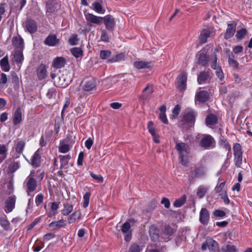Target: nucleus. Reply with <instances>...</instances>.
Returning <instances> with one entry per match:
<instances>
[{"label":"nucleus","mask_w":252,"mask_h":252,"mask_svg":"<svg viewBox=\"0 0 252 252\" xmlns=\"http://www.w3.org/2000/svg\"><path fill=\"white\" fill-rule=\"evenodd\" d=\"M25 144V142L24 141L21 140L18 141L15 148L16 152H17L19 154L22 153L24 151Z\"/></svg>","instance_id":"79ce46f5"},{"label":"nucleus","mask_w":252,"mask_h":252,"mask_svg":"<svg viewBox=\"0 0 252 252\" xmlns=\"http://www.w3.org/2000/svg\"><path fill=\"white\" fill-rule=\"evenodd\" d=\"M103 23L105 28L110 31H113L115 26L114 18L111 15H107L103 17Z\"/></svg>","instance_id":"9d476101"},{"label":"nucleus","mask_w":252,"mask_h":252,"mask_svg":"<svg viewBox=\"0 0 252 252\" xmlns=\"http://www.w3.org/2000/svg\"><path fill=\"white\" fill-rule=\"evenodd\" d=\"M23 121L21 109L20 107L16 109L13 115V123L14 126L20 124Z\"/></svg>","instance_id":"a211bd4d"},{"label":"nucleus","mask_w":252,"mask_h":252,"mask_svg":"<svg viewBox=\"0 0 252 252\" xmlns=\"http://www.w3.org/2000/svg\"><path fill=\"white\" fill-rule=\"evenodd\" d=\"M163 233L168 236H171L174 232L173 229L170 226L166 225L165 226L163 230Z\"/></svg>","instance_id":"e2e57ef3"},{"label":"nucleus","mask_w":252,"mask_h":252,"mask_svg":"<svg viewBox=\"0 0 252 252\" xmlns=\"http://www.w3.org/2000/svg\"><path fill=\"white\" fill-rule=\"evenodd\" d=\"M13 44L17 50H23L24 40L20 36H15L13 39Z\"/></svg>","instance_id":"5701e85b"},{"label":"nucleus","mask_w":252,"mask_h":252,"mask_svg":"<svg viewBox=\"0 0 252 252\" xmlns=\"http://www.w3.org/2000/svg\"><path fill=\"white\" fill-rule=\"evenodd\" d=\"M72 54L75 58H79L83 55V52L80 48L74 47L70 50Z\"/></svg>","instance_id":"a19ab883"},{"label":"nucleus","mask_w":252,"mask_h":252,"mask_svg":"<svg viewBox=\"0 0 252 252\" xmlns=\"http://www.w3.org/2000/svg\"><path fill=\"white\" fill-rule=\"evenodd\" d=\"M16 200V197L15 195L9 196L7 198L5 202L4 207V211L6 213H9L13 211L15 206Z\"/></svg>","instance_id":"6e6552de"},{"label":"nucleus","mask_w":252,"mask_h":252,"mask_svg":"<svg viewBox=\"0 0 252 252\" xmlns=\"http://www.w3.org/2000/svg\"><path fill=\"white\" fill-rule=\"evenodd\" d=\"M46 95L49 99L54 98L56 95V92L54 89L51 88L48 90Z\"/></svg>","instance_id":"69168bd1"},{"label":"nucleus","mask_w":252,"mask_h":252,"mask_svg":"<svg viewBox=\"0 0 252 252\" xmlns=\"http://www.w3.org/2000/svg\"><path fill=\"white\" fill-rule=\"evenodd\" d=\"M71 217H73L76 220H79L81 219L82 213L80 210L74 212L71 215Z\"/></svg>","instance_id":"0e129e2a"},{"label":"nucleus","mask_w":252,"mask_h":252,"mask_svg":"<svg viewBox=\"0 0 252 252\" xmlns=\"http://www.w3.org/2000/svg\"><path fill=\"white\" fill-rule=\"evenodd\" d=\"M218 121V118L215 115L209 114L206 118V124L207 126H211L216 124Z\"/></svg>","instance_id":"7c9ffc66"},{"label":"nucleus","mask_w":252,"mask_h":252,"mask_svg":"<svg viewBox=\"0 0 252 252\" xmlns=\"http://www.w3.org/2000/svg\"><path fill=\"white\" fill-rule=\"evenodd\" d=\"M7 155V148L4 144H0V163L6 158Z\"/></svg>","instance_id":"2f4dec72"},{"label":"nucleus","mask_w":252,"mask_h":252,"mask_svg":"<svg viewBox=\"0 0 252 252\" xmlns=\"http://www.w3.org/2000/svg\"><path fill=\"white\" fill-rule=\"evenodd\" d=\"M215 140L210 135H203L199 141V145L204 149H210L215 146Z\"/></svg>","instance_id":"7ed1b4c3"},{"label":"nucleus","mask_w":252,"mask_h":252,"mask_svg":"<svg viewBox=\"0 0 252 252\" xmlns=\"http://www.w3.org/2000/svg\"><path fill=\"white\" fill-rule=\"evenodd\" d=\"M0 225L5 231H8L10 228V222L4 214L0 215Z\"/></svg>","instance_id":"aec40b11"},{"label":"nucleus","mask_w":252,"mask_h":252,"mask_svg":"<svg viewBox=\"0 0 252 252\" xmlns=\"http://www.w3.org/2000/svg\"><path fill=\"white\" fill-rule=\"evenodd\" d=\"M234 156L242 155V148L240 144L235 143L233 147Z\"/></svg>","instance_id":"09e8293b"},{"label":"nucleus","mask_w":252,"mask_h":252,"mask_svg":"<svg viewBox=\"0 0 252 252\" xmlns=\"http://www.w3.org/2000/svg\"><path fill=\"white\" fill-rule=\"evenodd\" d=\"M73 206L67 202L63 204V209L61 210L62 214L66 216L69 215L73 211Z\"/></svg>","instance_id":"cd10ccee"},{"label":"nucleus","mask_w":252,"mask_h":252,"mask_svg":"<svg viewBox=\"0 0 252 252\" xmlns=\"http://www.w3.org/2000/svg\"><path fill=\"white\" fill-rule=\"evenodd\" d=\"M209 72L208 71H202L198 75L197 82L198 84L205 83L209 78Z\"/></svg>","instance_id":"393cba45"},{"label":"nucleus","mask_w":252,"mask_h":252,"mask_svg":"<svg viewBox=\"0 0 252 252\" xmlns=\"http://www.w3.org/2000/svg\"><path fill=\"white\" fill-rule=\"evenodd\" d=\"M84 158V153L83 152H81L78 155L77 159V165L79 166L83 165V160Z\"/></svg>","instance_id":"338daca9"},{"label":"nucleus","mask_w":252,"mask_h":252,"mask_svg":"<svg viewBox=\"0 0 252 252\" xmlns=\"http://www.w3.org/2000/svg\"><path fill=\"white\" fill-rule=\"evenodd\" d=\"M85 17L87 22L89 24L100 25L103 23V17H102L97 16L90 13H85Z\"/></svg>","instance_id":"0eeeda50"},{"label":"nucleus","mask_w":252,"mask_h":252,"mask_svg":"<svg viewBox=\"0 0 252 252\" xmlns=\"http://www.w3.org/2000/svg\"><path fill=\"white\" fill-rule=\"evenodd\" d=\"M29 164H31L34 168L40 166L41 164V156L39 153L38 150L34 153L31 162H29Z\"/></svg>","instance_id":"2eb2a0df"},{"label":"nucleus","mask_w":252,"mask_h":252,"mask_svg":"<svg viewBox=\"0 0 252 252\" xmlns=\"http://www.w3.org/2000/svg\"><path fill=\"white\" fill-rule=\"evenodd\" d=\"M247 33L246 29H242L237 31L236 37L237 39H242Z\"/></svg>","instance_id":"de8ad7c7"},{"label":"nucleus","mask_w":252,"mask_h":252,"mask_svg":"<svg viewBox=\"0 0 252 252\" xmlns=\"http://www.w3.org/2000/svg\"><path fill=\"white\" fill-rule=\"evenodd\" d=\"M60 43L59 39L54 34L49 35L45 39L44 43L49 46H55Z\"/></svg>","instance_id":"ddd939ff"},{"label":"nucleus","mask_w":252,"mask_h":252,"mask_svg":"<svg viewBox=\"0 0 252 252\" xmlns=\"http://www.w3.org/2000/svg\"><path fill=\"white\" fill-rule=\"evenodd\" d=\"M236 23H232V24H228L226 30V32L225 33L224 37L226 39H228L231 37H232L235 32H236Z\"/></svg>","instance_id":"dca6fc26"},{"label":"nucleus","mask_w":252,"mask_h":252,"mask_svg":"<svg viewBox=\"0 0 252 252\" xmlns=\"http://www.w3.org/2000/svg\"><path fill=\"white\" fill-rule=\"evenodd\" d=\"M44 243L39 240H36L32 247L33 251L34 252H39L44 247Z\"/></svg>","instance_id":"ea45409f"},{"label":"nucleus","mask_w":252,"mask_h":252,"mask_svg":"<svg viewBox=\"0 0 252 252\" xmlns=\"http://www.w3.org/2000/svg\"><path fill=\"white\" fill-rule=\"evenodd\" d=\"M207 173L206 168L202 166H195L194 171L191 173L192 178H203Z\"/></svg>","instance_id":"1a4fd4ad"},{"label":"nucleus","mask_w":252,"mask_h":252,"mask_svg":"<svg viewBox=\"0 0 252 252\" xmlns=\"http://www.w3.org/2000/svg\"><path fill=\"white\" fill-rule=\"evenodd\" d=\"M59 158L60 159L61 168H62L63 167L67 165L68 164L69 160L71 158V157L69 155L65 156L60 155Z\"/></svg>","instance_id":"72a5a7b5"},{"label":"nucleus","mask_w":252,"mask_h":252,"mask_svg":"<svg viewBox=\"0 0 252 252\" xmlns=\"http://www.w3.org/2000/svg\"><path fill=\"white\" fill-rule=\"evenodd\" d=\"M91 176L94 180H96L98 183H102L103 181V177L100 174H95L93 172L90 171Z\"/></svg>","instance_id":"6e6d98bb"},{"label":"nucleus","mask_w":252,"mask_h":252,"mask_svg":"<svg viewBox=\"0 0 252 252\" xmlns=\"http://www.w3.org/2000/svg\"><path fill=\"white\" fill-rule=\"evenodd\" d=\"M93 9L98 13H103L104 10H103L101 4L100 2L95 1L92 4Z\"/></svg>","instance_id":"4c0bfd02"},{"label":"nucleus","mask_w":252,"mask_h":252,"mask_svg":"<svg viewBox=\"0 0 252 252\" xmlns=\"http://www.w3.org/2000/svg\"><path fill=\"white\" fill-rule=\"evenodd\" d=\"M112 53L109 50H101L100 52V58L102 60H106L111 57Z\"/></svg>","instance_id":"a18cd8bd"},{"label":"nucleus","mask_w":252,"mask_h":252,"mask_svg":"<svg viewBox=\"0 0 252 252\" xmlns=\"http://www.w3.org/2000/svg\"><path fill=\"white\" fill-rule=\"evenodd\" d=\"M96 87L95 81L91 79L89 80L86 81L83 85V88L85 91H90L93 90Z\"/></svg>","instance_id":"412c9836"},{"label":"nucleus","mask_w":252,"mask_h":252,"mask_svg":"<svg viewBox=\"0 0 252 252\" xmlns=\"http://www.w3.org/2000/svg\"><path fill=\"white\" fill-rule=\"evenodd\" d=\"M223 252H236V248L233 245H227L222 248Z\"/></svg>","instance_id":"864d4df0"},{"label":"nucleus","mask_w":252,"mask_h":252,"mask_svg":"<svg viewBox=\"0 0 252 252\" xmlns=\"http://www.w3.org/2000/svg\"><path fill=\"white\" fill-rule=\"evenodd\" d=\"M36 172L32 170L30 175L26 178L24 184L26 185V191L28 195L33 192L37 187V182L35 179Z\"/></svg>","instance_id":"f03ea898"},{"label":"nucleus","mask_w":252,"mask_h":252,"mask_svg":"<svg viewBox=\"0 0 252 252\" xmlns=\"http://www.w3.org/2000/svg\"><path fill=\"white\" fill-rule=\"evenodd\" d=\"M66 63V60L63 57H58L55 58L52 63V66L56 69L63 68Z\"/></svg>","instance_id":"f3484780"},{"label":"nucleus","mask_w":252,"mask_h":252,"mask_svg":"<svg viewBox=\"0 0 252 252\" xmlns=\"http://www.w3.org/2000/svg\"><path fill=\"white\" fill-rule=\"evenodd\" d=\"M79 39L77 38V35L74 34L71 36L69 39V42L72 46L76 45L77 44Z\"/></svg>","instance_id":"4d7b16f0"},{"label":"nucleus","mask_w":252,"mask_h":252,"mask_svg":"<svg viewBox=\"0 0 252 252\" xmlns=\"http://www.w3.org/2000/svg\"><path fill=\"white\" fill-rule=\"evenodd\" d=\"M151 63L145 61H135L133 63V66L138 69H146L151 67Z\"/></svg>","instance_id":"4be33fe9"},{"label":"nucleus","mask_w":252,"mask_h":252,"mask_svg":"<svg viewBox=\"0 0 252 252\" xmlns=\"http://www.w3.org/2000/svg\"><path fill=\"white\" fill-rule=\"evenodd\" d=\"M125 55L123 53H120L113 56L112 58L109 59L107 61L108 63H113L119 62L124 59Z\"/></svg>","instance_id":"f704fd0d"},{"label":"nucleus","mask_w":252,"mask_h":252,"mask_svg":"<svg viewBox=\"0 0 252 252\" xmlns=\"http://www.w3.org/2000/svg\"><path fill=\"white\" fill-rule=\"evenodd\" d=\"M216 74L218 77L220 79V81H222L223 80L224 77L221 67L218 68L216 70Z\"/></svg>","instance_id":"774afa93"},{"label":"nucleus","mask_w":252,"mask_h":252,"mask_svg":"<svg viewBox=\"0 0 252 252\" xmlns=\"http://www.w3.org/2000/svg\"><path fill=\"white\" fill-rule=\"evenodd\" d=\"M196 115V112L193 110L188 108L185 111L184 120L188 123L189 126H191L194 124Z\"/></svg>","instance_id":"20e7f679"},{"label":"nucleus","mask_w":252,"mask_h":252,"mask_svg":"<svg viewBox=\"0 0 252 252\" xmlns=\"http://www.w3.org/2000/svg\"><path fill=\"white\" fill-rule=\"evenodd\" d=\"M198 56V64L203 66H207L209 62V56L205 53L204 51L200 52Z\"/></svg>","instance_id":"6ab92c4d"},{"label":"nucleus","mask_w":252,"mask_h":252,"mask_svg":"<svg viewBox=\"0 0 252 252\" xmlns=\"http://www.w3.org/2000/svg\"><path fill=\"white\" fill-rule=\"evenodd\" d=\"M130 224L128 222H125L122 226V231L123 233L131 232L130 231Z\"/></svg>","instance_id":"052dcab7"},{"label":"nucleus","mask_w":252,"mask_h":252,"mask_svg":"<svg viewBox=\"0 0 252 252\" xmlns=\"http://www.w3.org/2000/svg\"><path fill=\"white\" fill-rule=\"evenodd\" d=\"M209 250L210 252H218L219 246L216 241L213 240H210V245H209Z\"/></svg>","instance_id":"e433bc0d"},{"label":"nucleus","mask_w":252,"mask_h":252,"mask_svg":"<svg viewBox=\"0 0 252 252\" xmlns=\"http://www.w3.org/2000/svg\"><path fill=\"white\" fill-rule=\"evenodd\" d=\"M234 161L236 166L240 167L242 163V155L234 156Z\"/></svg>","instance_id":"5fc2aeb1"},{"label":"nucleus","mask_w":252,"mask_h":252,"mask_svg":"<svg viewBox=\"0 0 252 252\" xmlns=\"http://www.w3.org/2000/svg\"><path fill=\"white\" fill-rule=\"evenodd\" d=\"M210 220L209 211L206 208H202L199 213V221L204 225L208 224Z\"/></svg>","instance_id":"f8f14e48"},{"label":"nucleus","mask_w":252,"mask_h":252,"mask_svg":"<svg viewBox=\"0 0 252 252\" xmlns=\"http://www.w3.org/2000/svg\"><path fill=\"white\" fill-rule=\"evenodd\" d=\"M228 63L230 65L237 68L238 67L239 63L235 59L233 55L230 56L228 58Z\"/></svg>","instance_id":"603ef678"},{"label":"nucleus","mask_w":252,"mask_h":252,"mask_svg":"<svg viewBox=\"0 0 252 252\" xmlns=\"http://www.w3.org/2000/svg\"><path fill=\"white\" fill-rule=\"evenodd\" d=\"M100 40L105 42H109V41L108 35L104 30H101Z\"/></svg>","instance_id":"680f3d73"},{"label":"nucleus","mask_w":252,"mask_h":252,"mask_svg":"<svg viewBox=\"0 0 252 252\" xmlns=\"http://www.w3.org/2000/svg\"><path fill=\"white\" fill-rule=\"evenodd\" d=\"M20 162L14 160H10V163L8 167V172L14 173L20 167Z\"/></svg>","instance_id":"bb28decb"},{"label":"nucleus","mask_w":252,"mask_h":252,"mask_svg":"<svg viewBox=\"0 0 252 252\" xmlns=\"http://www.w3.org/2000/svg\"><path fill=\"white\" fill-rule=\"evenodd\" d=\"M187 73L182 72L177 78V88L181 92H184L187 88Z\"/></svg>","instance_id":"39448f33"},{"label":"nucleus","mask_w":252,"mask_h":252,"mask_svg":"<svg viewBox=\"0 0 252 252\" xmlns=\"http://www.w3.org/2000/svg\"><path fill=\"white\" fill-rule=\"evenodd\" d=\"M213 215L215 218H223L225 216L226 213L220 210H216L213 212Z\"/></svg>","instance_id":"13d9d810"},{"label":"nucleus","mask_w":252,"mask_h":252,"mask_svg":"<svg viewBox=\"0 0 252 252\" xmlns=\"http://www.w3.org/2000/svg\"><path fill=\"white\" fill-rule=\"evenodd\" d=\"M210 61L211 62V66L213 69L216 70L218 68H220V66H218L217 64V55L215 53H214L210 58Z\"/></svg>","instance_id":"c03bdc74"},{"label":"nucleus","mask_w":252,"mask_h":252,"mask_svg":"<svg viewBox=\"0 0 252 252\" xmlns=\"http://www.w3.org/2000/svg\"><path fill=\"white\" fill-rule=\"evenodd\" d=\"M7 82V75L4 73H1L0 76V90L4 87Z\"/></svg>","instance_id":"49530a36"},{"label":"nucleus","mask_w":252,"mask_h":252,"mask_svg":"<svg viewBox=\"0 0 252 252\" xmlns=\"http://www.w3.org/2000/svg\"><path fill=\"white\" fill-rule=\"evenodd\" d=\"M175 149L178 152L181 162L183 165H186L188 155L189 152V147L187 144L177 140L175 141Z\"/></svg>","instance_id":"f257e3e1"},{"label":"nucleus","mask_w":252,"mask_h":252,"mask_svg":"<svg viewBox=\"0 0 252 252\" xmlns=\"http://www.w3.org/2000/svg\"><path fill=\"white\" fill-rule=\"evenodd\" d=\"M0 65L2 70L4 71H8L10 65L8 62V56H6L0 61Z\"/></svg>","instance_id":"c756f323"},{"label":"nucleus","mask_w":252,"mask_h":252,"mask_svg":"<svg viewBox=\"0 0 252 252\" xmlns=\"http://www.w3.org/2000/svg\"><path fill=\"white\" fill-rule=\"evenodd\" d=\"M201 88H199V91H198L195 96V102L197 104L198 102L204 103L206 102L209 97V93L205 91L202 90Z\"/></svg>","instance_id":"423d86ee"},{"label":"nucleus","mask_w":252,"mask_h":252,"mask_svg":"<svg viewBox=\"0 0 252 252\" xmlns=\"http://www.w3.org/2000/svg\"><path fill=\"white\" fill-rule=\"evenodd\" d=\"M207 190V187L204 186H200L197 190L196 194L197 196L200 198H203L205 196Z\"/></svg>","instance_id":"c9c22d12"},{"label":"nucleus","mask_w":252,"mask_h":252,"mask_svg":"<svg viewBox=\"0 0 252 252\" xmlns=\"http://www.w3.org/2000/svg\"><path fill=\"white\" fill-rule=\"evenodd\" d=\"M210 32L207 30H203L200 35L199 40L201 44H204L207 41V38L210 37Z\"/></svg>","instance_id":"473e14b6"},{"label":"nucleus","mask_w":252,"mask_h":252,"mask_svg":"<svg viewBox=\"0 0 252 252\" xmlns=\"http://www.w3.org/2000/svg\"><path fill=\"white\" fill-rule=\"evenodd\" d=\"M71 148V146L64 140L60 141L59 147V151L61 153H66L68 152Z\"/></svg>","instance_id":"b1692460"},{"label":"nucleus","mask_w":252,"mask_h":252,"mask_svg":"<svg viewBox=\"0 0 252 252\" xmlns=\"http://www.w3.org/2000/svg\"><path fill=\"white\" fill-rule=\"evenodd\" d=\"M142 249L140 246L136 244H133L129 248V252H140Z\"/></svg>","instance_id":"bf43d9fd"},{"label":"nucleus","mask_w":252,"mask_h":252,"mask_svg":"<svg viewBox=\"0 0 252 252\" xmlns=\"http://www.w3.org/2000/svg\"><path fill=\"white\" fill-rule=\"evenodd\" d=\"M65 220H61L57 221H53L50 223L49 226L53 230H57L60 228L65 226Z\"/></svg>","instance_id":"a878e982"},{"label":"nucleus","mask_w":252,"mask_h":252,"mask_svg":"<svg viewBox=\"0 0 252 252\" xmlns=\"http://www.w3.org/2000/svg\"><path fill=\"white\" fill-rule=\"evenodd\" d=\"M14 60L16 63H22L24 60L23 50H16L14 54Z\"/></svg>","instance_id":"c85d7f7f"},{"label":"nucleus","mask_w":252,"mask_h":252,"mask_svg":"<svg viewBox=\"0 0 252 252\" xmlns=\"http://www.w3.org/2000/svg\"><path fill=\"white\" fill-rule=\"evenodd\" d=\"M220 145L222 148L227 150L228 152L231 151V146L226 139H221L220 141Z\"/></svg>","instance_id":"58836bf2"},{"label":"nucleus","mask_w":252,"mask_h":252,"mask_svg":"<svg viewBox=\"0 0 252 252\" xmlns=\"http://www.w3.org/2000/svg\"><path fill=\"white\" fill-rule=\"evenodd\" d=\"M186 197L185 195H183L180 198L176 199L174 202V206L175 207H181L186 202Z\"/></svg>","instance_id":"37998d69"},{"label":"nucleus","mask_w":252,"mask_h":252,"mask_svg":"<svg viewBox=\"0 0 252 252\" xmlns=\"http://www.w3.org/2000/svg\"><path fill=\"white\" fill-rule=\"evenodd\" d=\"M25 27L27 31L32 34L35 33L37 30L36 22L31 19H28L26 20Z\"/></svg>","instance_id":"9b49d317"},{"label":"nucleus","mask_w":252,"mask_h":252,"mask_svg":"<svg viewBox=\"0 0 252 252\" xmlns=\"http://www.w3.org/2000/svg\"><path fill=\"white\" fill-rule=\"evenodd\" d=\"M47 65L44 64H41L36 69V74L38 78L40 80H43L47 77Z\"/></svg>","instance_id":"4468645a"},{"label":"nucleus","mask_w":252,"mask_h":252,"mask_svg":"<svg viewBox=\"0 0 252 252\" xmlns=\"http://www.w3.org/2000/svg\"><path fill=\"white\" fill-rule=\"evenodd\" d=\"M181 110V107L179 105H176L173 111H172V115L171 116L170 118L172 119H174L177 118L178 115H179Z\"/></svg>","instance_id":"3c124183"},{"label":"nucleus","mask_w":252,"mask_h":252,"mask_svg":"<svg viewBox=\"0 0 252 252\" xmlns=\"http://www.w3.org/2000/svg\"><path fill=\"white\" fill-rule=\"evenodd\" d=\"M91 196V193L89 192H87L83 196V207L84 208H86L88 206L90 201V197Z\"/></svg>","instance_id":"8fccbe9b"}]
</instances>
